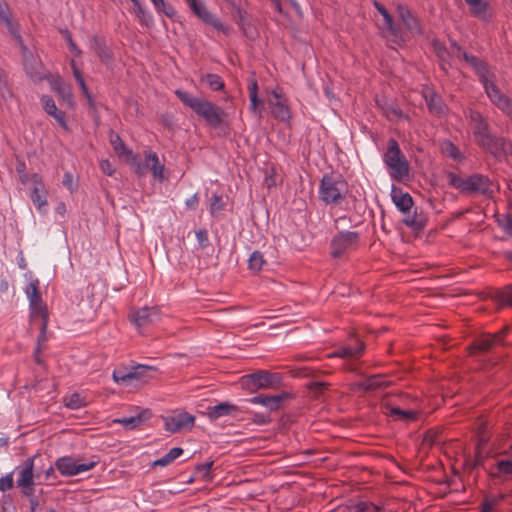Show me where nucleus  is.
Instances as JSON below:
<instances>
[{
  "instance_id": "nucleus-1",
  "label": "nucleus",
  "mask_w": 512,
  "mask_h": 512,
  "mask_svg": "<svg viewBox=\"0 0 512 512\" xmlns=\"http://www.w3.org/2000/svg\"><path fill=\"white\" fill-rule=\"evenodd\" d=\"M454 53L463 58L476 71L490 101L505 114L512 116V102L507 95L502 93L494 83L493 77L483 62L477 57L463 51L456 43H453Z\"/></svg>"
},
{
  "instance_id": "nucleus-2",
  "label": "nucleus",
  "mask_w": 512,
  "mask_h": 512,
  "mask_svg": "<svg viewBox=\"0 0 512 512\" xmlns=\"http://www.w3.org/2000/svg\"><path fill=\"white\" fill-rule=\"evenodd\" d=\"M175 94L182 103L202 117L209 125L219 127L223 122L225 112L212 102L193 96L189 92L176 90Z\"/></svg>"
},
{
  "instance_id": "nucleus-3",
  "label": "nucleus",
  "mask_w": 512,
  "mask_h": 512,
  "mask_svg": "<svg viewBox=\"0 0 512 512\" xmlns=\"http://www.w3.org/2000/svg\"><path fill=\"white\" fill-rule=\"evenodd\" d=\"M348 193V183L339 174H324L319 185V198L327 205L342 203Z\"/></svg>"
},
{
  "instance_id": "nucleus-4",
  "label": "nucleus",
  "mask_w": 512,
  "mask_h": 512,
  "mask_svg": "<svg viewBox=\"0 0 512 512\" xmlns=\"http://www.w3.org/2000/svg\"><path fill=\"white\" fill-rule=\"evenodd\" d=\"M156 375V369L147 365L132 367L118 366L113 370L112 379L119 385L129 386L135 383L145 384Z\"/></svg>"
},
{
  "instance_id": "nucleus-5",
  "label": "nucleus",
  "mask_w": 512,
  "mask_h": 512,
  "mask_svg": "<svg viewBox=\"0 0 512 512\" xmlns=\"http://www.w3.org/2000/svg\"><path fill=\"white\" fill-rule=\"evenodd\" d=\"M383 160L392 178L401 180L408 176L409 163L395 139H389Z\"/></svg>"
},
{
  "instance_id": "nucleus-6",
  "label": "nucleus",
  "mask_w": 512,
  "mask_h": 512,
  "mask_svg": "<svg viewBox=\"0 0 512 512\" xmlns=\"http://www.w3.org/2000/svg\"><path fill=\"white\" fill-rule=\"evenodd\" d=\"M240 384L249 392H255L260 389L279 387L282 384V376L279 373L258 370L255 373L243 375L240 378Z\"/></svg>"
},
{
  "instance_id": "nucleus-7",
  "label": "nucleus",
  "mask_w": 512,
  "mask_h": 512,
  "mask_svg": "<svg viewBox=\"0 0 512 512\" xmlns=\"http://www.w3.org/2000/svg\"><path fill=\"white\" fill-rule=\"evenodd\" d=\"M26 72L29 75V77L35 82L46 79L50 84L51 90L57 94L59 100L67 104L71 108L74 107V99L71 86L65 83L59 75L42 76L40 73L30 71L28 67H26Z\"/></svg>"
},
{
  "instance_id": "nucleus-8",
  "label": "nucleus",
  "mask_w": 512,
  "mask_h": 512,
  "mask_svg": "<svg viewBox=\"0 0 512 512\" xmlns=\"http://www.w3.org/2000/svg\"><path fill=\"white\" fill-rule=\"evenodd\" d=\"M272 99L268 100L272 116L282 122H289L292 113L288 104V99L283 95L279 87L273 89L270 93Z\"/></svg>"
},
{
  "instance_id": "nucleus-9",
  "label": "nucleus",
  "mask_w": 512,
  "mask_h": 512,
  "mask_svg": "<svg viewBox=\"0 0 512 512\" xmlns=\"http://www.w3.org/2000/svg\"><path fill=\"white\" fill-rule=\"evenodd\" d=\"M34 458H27L15 469L18 474L17 486L26 496H31L34 493Z\"/></svg>"
},
{
  "instance_id": "nucleus-10",
  "label": "nucleus",
  "mask_w": 512,
  "mask_h": 512,
  "mask_svg": "<svg viewBox=\"0 0 512 512\" xmlns=\"http://www.w3.org/2000/svg\"><path fill=\"white\" fill-rule=\"evenodd\" d=\"M96 464V461L79 462L72 457L65 456L56 460L55 467L63 476H75L93 469Z\"/></svg>"
},
{
  "instance_id": "nucleus-11",
  "label": "nucleus",
  "mask_w": 512,
  "mask_h": 512,
  "mask_svg": "<svg viewBox=\"0 0 512 512\" xmlns=\"http://www.w3.org/2000/svg\"><path fill=\"white\" fill-rule=\"evenodd\" d=\"M359 241V234L355 231H345L337 234L331 241V255L340 257L345 252L354 249Z\"/></svg>"
},
{
  "instance_id": "nucleus-12",
  "label": "nucleus",
  "mask_w": 512,
  "mask_h": 512,
  "mask_svg": "<svg viewBox=\"0 0 512 512\" xmlns=\"http://www.w3.org/2000/svg\"><path fill=\"white\" fill-rule=\"evenodd\" d=\"M135 173L138 176H144L146 174L147 169H150L154 179L159 182H163L165 180V167L160 163L158 155L155 152L147 151L145 152V161L144 163L135 162Z\"/></svg>"
},
{
  "instance_id": "nucleus-13",
  "label": "nucleus",
  "mask_w": 512,
  "mask_h": 512,
  "mask_svg": "<svg viewBox=\"0 0 512 512\" xmlns=\"http://www.w3.org/2000/svg\"><path fill=\"white\" fill-rule=\"evenodd\" d=\"M397 14L404 26L403 31L399 29L400 33L405 37V40L402 43L406 42L411 37L420 35L422 33V28L419 20L411 13V11L406 6L399 4L397 6Z\"/></svg>"
},
{
  "instance_id": "nucleus-14",
  "label": "nucleus",
  "mask_w": 512,
  "mask_h": 512,
  "mask_svg": "<svg viewBox=\"0 0 512 512\" xmlns=\"http://www.w3.org/2000/svg\"><path fill=\"white\" fill-rule=\"evenodd\" d=\"M374 6L383 17L384 23L382 30L384 35L394 43L401 45L405 40V37L400 33L399 28L395 25L392 16L381 3L375 1Z\"/></svg>"
},
{
  "instance_id": "nucleus-15",
  "label": "nucleus",
  "mask_w": 512,
  "mask_h": 512,
  "mask_svg": "<svg viewBox=\"0 0 512 512\" xmlns=\"http://www.w3.org/2000/svg\"><path fill=\"white\" fill-rule=\"evenodd\" d=\"M30 182L32 184L30 191V198L36 209L40 212L47 206L48 191L44 185L42 177L34 173L30 176Z\"/></svg>"
},
{
  "instance_id": "nucleus-16",
  "label": "nucleus",
  "mask_w": 512,
  "mask_h": 512,
  "mask_svg": "<svg viewBox=\"0 0 512 512\" xmlns=\"http://www.w3.org/2000/svg\"><path fill=\"white\" fill-rule=\"evenodd\" d=\"M195 417L187 412H178L164 418V428L170 433H177L194 426Z\"/></svg>"
},
{
  "instance_id": "nucleus-17",
  "label": "nucleus",
  "mask_w": 512,
  "mask_h": 512,
  "mask_svg": "<svg viewBox=\"0 0 512 512\" xmlns=\"http://www.w3.org/2000/svg\"><path fill=\"white\" fill-rule=\"evenodd\" d=\"M485 151L493 155L495 158H504L512 156V142L506 138H499L491 135L489 140L481 145Z\"/></svg>"
},
{
  "instance_id": "nucleus-18",
  "label": "nucleus",
  "mask_w": 512,
  "mask_h": 512,
  "mask_svg": "<svg viewBox=\"0 0 512 512\" xmlns=\"http://www.w3.org/2000/svg\"><path fill=\"white\" fill-rule=\"evenodd\" d=\"M469 118L472 123L475 142L481 147V145L489 140L492 135L489 133V124L484 116L478 111L470 110Z\"/></svg>"
},
{
  "instance_id": "nucleus-19",
  "label": "nucleus",
  "mask_w": 512,
  "mask_h": 512,
  "mask_svg": "<svg viewBox=\"0 0 512 512\" xmlns=\"http://www.w3.org/2000/svg\"><path fill=\"white\" fill-rule=\"evenodd\" d=\"M160 319V313L156 307H143L130 314V320L138 328L148 326Z\"/></svg>"
},
{
  "instance_id": "nucleus-20",
  "label": "nucleus",
  "mask_w": 512,
  "mask_h": 512,
  "mask_svg": "<svg viewBox=\"0 0 512 512\" xmlns=\"http://www.w3.org/2000/svg\"><path fill=\"white\" fill-rule=\"evenodd\" d=\"M493 192V184L490 179L481 174H473L467 177L466 193H480L489 195Z\"/></svg>"
},
{
  "instance_id": "nucleus-21",
  "label": "nucleus",
  "mask_w": 512,
  "mask_h": 512,
  "mask_svg": "<svg viewBox=\"0 0 512 512\" xmlns=\"http://www.w3.org/2000/svg\"><path fill=\"white\" fill-rule=\"evenodd\" d=\"M0 21L6 25L9 33L15 38L23 50H26L27 48L24 46L22 37L19 34V26L11 19L10 9L6 3H0Z\"/></svg>"
},
{
  "instance_id": "nucleus-22",
  "label": "nucleus",
  "mask_w": 512,
  "mask_h": 512,
  "mask_svg": "<svg viewBox=\"0 0 512 512\" xmlns=\"http://www.w3.org/2000/svg\"><path fill=\"white\" fill-rule=\"evenodd\" d=\"M40 100L45 112L52 116L64 130H68L69 128L65 119V113L57 108L53 98L49 95H42Z\"/></svg>"
},
{
  "instance_id": "nucleus-23",
  "label": "nucleus",
  "mask_w": 512,
  "mask_h": 512,
  "mask_svg": "<svg viewBox=\"0 0 512 512\" xmlns=\"http://www.w3.org/2000/svg\"><path fill=\"white\" fill-rule=\"evenodd\" d=\"M110 143L115 151V153L123 158L129 164H135L136 155L133 151L126 147L120 136L114 132L110 133Z\"/></svg>"
},
{
  "instance_id": "nucleus-24",
  "label": "nucleus",
  "mask_w": 512,
  "mask_h": 512,
  "mask_svg": "<svg viewBox=\"0 0 512 512\" xmlns=\"http://www.w3.org/2000/svg\"><path fill=\"white\" fill-rule=\"evenodd\" d=\"M364 344L355 339L353 343L347 344L335 352L329 354V357H339V358H358L364 352Z\"/></svg>"
},
{
  "instance_id": "nucleus-25",
  "label": "nucleus",
  "mask_w": 512,
  "mask_h": 512,
  "mask_svg": "<svg viewBox=\"0 0 512 512\" xmlns=\"http://www.w3.org/2000/svg\"><path fill=\"white\" fill-rule=\"evenodd\" d=\"M504 333V330L496 333V334H486L483 335L481 338H479L475 344L472 346L473 350H478L481 352H486L490 350L495 345L502 344V334Z\"/></svg>"
},
{
  "instance_id": "nucleus-26",
  "label": "nucleus",
  "mask_w": 512,
  "mask_h": 512,
  "mask_svg": "<svg viewBox=\"0 0 512 512\" xmlns=\"http://www.w3.org/2000/svg\"><path fill=\"white\" fill-rule=\"evenodd\" d=\"M424 98L428 109L431 113L436 115H443L446 113L447 107L443 103L442 99L431 89H425Z\"/></svg>"
},
{
  "instance_id": "nucleus-27",
  "label": "nucleus",
  "mask_w": 512,
  "mask_h": 512,
  "mask_svg": "<svg viewBox=\"0 0 512 512\" xmlns=\"http://www.w3.org/2000/svg\"><path fill=\"white\" fill-rule=\"evenodd\" d=\"M150 417L151 411L149 409H144L136 416L114 419L113 423L123 425L127 429H134L140 426L144 421H146Z\"/></svg>"
},
{
  "instance_id": "nucleus-28",
  "label": "nucleus",
  "mask_w": 512,
  "mask_h": 512,
  "mask_svg": "<svg viewBox=\"0 0 512 512\" xmlns=\"http://www.w3.org/2000/svg\"><path fill=\"white\" fill-rule=\"evenodd\" d=\"M390 385V381L380 375H373L366 378L364 381L356 383L354 387L364 391L376 390Z\"/></svg>"
},
{
  "instance_id": "nucleus-29",
  "label": "nucleus",
  "mask_w": 512,
  "mask_h": 512,
  "mask_svg": "<svg viewBox=\"0 0 512 512\" xmlns=\"http://www.w3.org/2000/svg\"><path fill=\"white\" fill-rule=\"evenodd\" d=\"M236 411H237V406L227 403V402H223V403H219L215 406L208 407L207 408V416L211 420H216L222 416L230 415Z\"/></svg>"
},
{
  "instance_id": "nucleus-30",
  "label": "nucleus",
  "mask_w": 512,
  "mask_h": 512,
  "mask_svg": "<svg viewBox=\"0 0 512 512\" xmlns=\"http://www.w3.org/2000/svg\"><path fill=\"white\" fill-rule=\"evenodd\" d=\"M392 200L401 212H408L413 206V199L409 193L401 190H392Z\"/></svg>"
},
{
  "instance_id": "nucleus-31",
  "label": "nucleus",
  "mask_w": 512,
  "mask_h": 512,
  "mask_svg": "<svg viewBox=\"0 0 512 512\" xmlns=\"http://www.w3.org/2000/svg\"><path fill=\"white\" fill-rule=\"evenodd\" d=\"M284 399L283 395L265 396L258 395L250 399L252 404H259L269 408L271 411L279 408L280 402Z\"/></svg>"
},
{
  "instance_id": "nucleus-32",
  "label": "nucleus",
  "mask_w": 512,
  "mask_h": 512,
  "mask_svg": "<svg viewBox=\"0 0 512 512\" xmlns=\"http://www.w3.org/2000/svg\"><path fill=\"white\" fill-rule=\"evenodd\" d=\"M183 454V449L180 447H174L168 451L164 456L156 459L152 466L156 467H166L170 465L173 461H175L178 457H180Z\"/></svg>"
},
{
  "instance_id": "nucleus-33",
  "label": "nucleus",
  "mask_w": 512,
  "mask_h": 512,
  "mask_svg": "<svg viewBox=\"0 0 512 512\" xmlns=\"http://www.w3.org/2000/svg\"><path fill=\"white\" fill-rule=\"evenodd\" d=\"M467 4L470 6L471 13L482 19L487 20L488 15V5L487 3L483 2L482 0H465Z\"/></svg>"
},
{
  "instance_id": "nucleus-34",
  "label": "nucleus",
  "mask_w": 512,
  "mask_h": 512,
  "mask_svg": "<svg viewBox=\"0 0 512 512\" xmlns=\"http://www.w3.org/2000/svg\"><path fill=\"white\" fill-rule=\"evenodd\" d=\"M30 308V317L31 319L40 318L41 323H48L49 315L47 306L43 301L37 302L35 304H29Z\"/></svg>"
},
{
  "instance_id": "nucleus-35",
  "label": "nucleus",
  "mask_w": 512,
  "mask_h": 512,
  "mask_svg": "<svg viewBox=\"0 0 512 512\" xmlns=\"http://www.w3.org/2000/svg\"><path fill=\"white\" fill-rule=\"evenodd\" d=\"M248 92L250 99V109L253 112H257L258 107L262 104V101L258 97V83L255 78H251L249 80Z\"/></svg>"
},
{
  "instance_id": "nucleus-36",
  "label": "nucleus",
  "mask_w": 512,
  "mask_h": 512,
  "mask_svg": "<svg viewBox=\"0 0 512 512\" xmlns=\"http://www.w3.org/2000/svg\"><path fill=\"white\" fill-rule=\"evenodd\" d=\"M63 401H64V405L67 408L73 409V410L80 409L87 405L86 397L77 392L72 393L69 396H66Z\"/></svg>"
},
{
  "instance_id": "nucleus-37",
  "label": "nucleus",
  "mask_w": 512,
  "mask_h": 512,
  "mask_svg": "<svg viewBox=\"0 0 512 512\" xmlns=\"http://www.w3.org/2000/svg\"><path fill=\"white\" fill-rule=\"evenodd\" d=\"M91 48L102 61H108L111 59L110 51L106 48L103 41L97 36L92 37Z\"/></svg>"
},
{
  "instance_id": "nucleus-38",
  "label": "nucleus",
  "mask_w": 512,
  "mask_h": 512,
  "mask_svg": "<svg viewBox=\"0 0 512 512\" xmlns=\"http://www.w3.org/2000/svg\"><path fill=\"white\" fill-rule=\"evenodd\" d=\"M26 296L29 300V304H35L37 302L42 301V297L39 291V281L33 280L31 281L25 289Z\"/></svg>"
},
{
  "instance_id": "nucleus-39",
  "label": "nucleus",
  "mask_w": 512,
  "mask_h": 512,
  "mask_svg": "<svg viewBox=\"0 0 512 512\" xmlns=\"http://www.w3.org/2000/svg\"><path fill=\"white\" fill-rule=\"evenodd\" d=\"M201 80L205 82L213 91H219L224 88V82L217 74H206L201 78Z\"/></svg>"
},
{
  "instance_id": "nucleus-40",
  "label": "nucleus",
  "mask_w": 512,
  "mask_h": 512,
  "mask_svg": "<svg viewBox=\"0 0 512 512\" xmlns=\"http://www.w3.org/2000/svg\"><path fill=\"white\" fill-rule=\"evenodd\" d=\"M495 299L502 305L512 306V287L506 286L495 292Z\"/></svg>"
},
{
  "instance_id": "nucleus-41",
  "label": "nucleus",
  "mask_w": 512,
  "mask_h": 512,
  "mask_svg": "<svg viewBox=\"0 0 512 512\" xmlns=\"http://www.w3.org/2000/svg\"><path fill=\"white\" fill-rule=\"evenodd\" d=\"M265 263L264 257L261 252L254 251L248 260L249 269L254 272H259Z\"/></svg>"
},
{
  "instance_id": "nucleus-42",
  "label": "nucleus",
  "mask_w": 512,
  "mask_h": 512,
  "mask_svg": "<svg viewBox=\"0 0 512 512\" xmlns=\"http://www.w3.org/2000/svg\"><path fill=\"white\" fill-rule=\"evenodd\" d=\"M448 183L456 189L466 193L467 178H462L454 173L448 174Z\"/></svg>"
},
{
  "instance_id": "nucleus-43",
  "label": "nucleus",
  "mask_w": 512,
  "mask_h": 512,
  "mask_svg": "<svg viewBox=\"0 0 512 512\" xmlns=\"http://www.w3.org/2000/svg\"><path fill=\"white\" fill-rule=\"evenodd\" d=\"M388 415L396 419L411 420L415 418V413L408 410H402L400 408L391 407L388 409Z\"/></svg>"
},
{
  "instance_id": "nucleus-44",
  "label": "nucleus",
  "mask_w": 512,
  "mask_h": 512,
  "mask_svg": "<svg viewBox=\"0 0 512 512\" xmlns=\"http://www.w3.org/2000/svg\"><path fill=\"white\" fill-rule=\"evenodd\" d=\"M203 22H205L208 25H211L213 28L226 35L230 33V27L223 24L219 19H217L212 14H210Z\"/></svg>"
},
{
  "instance_id": "nucleus-45",
  "label": "nucleus",
  "mask_w": 512,
  "mask_h": 512,
  "mask_svg": "<svg viewBox=\"0 0 512 512\" xmlns=\"http://www.w3.org/2000/svg\"><path fill=\"white\" fill-rule=\"evenodd\" d=\"M224 209V202L220 195L213 194L210 199V213L212 215L217 214L218 212Z\"/></svg>"
},
{
  "instance_id": "nucleus-46",
  "label": "nucleus",
  "mask_w": 512,
  "mask_h": 512,
  "mask_svg": "<svg viewBox=\"0 0 512 512\" xmlns=\"http://www.w3.org/2000/svg\"><path fill=\"white\" fill-rule=\"evenodd\" d=\"M47 328H48V323H41L40 334L37 338V346L35 348V353L37 355L41 354L43 345L47 340Z\"/></svg>"
},
{
  "instance_id": "nucleus-47",
  "label": "nucleus",
  "mask_w": 512,
  "mask_h": 512,
  "mask_svg": "<svg viewBox=\"0 0 512 512\" xmlns=\"http://www.w3.org/2000/svg\"><path fill=\"white\" fill-rule=\"evenodd\" d=\"M190 8L193 10V12L202 20L204 21L211 13L206 9V7L198 2L197 0H194L193 2L189 4Z\"/></svg>"
},
{
  "instance_id": "nucleus-48",
  "label": "nucleus",
  "mask_w": 512,
  "mask_h": 512,
  "mask_svg": "<svg viewBox=\"0 0 512 512\" xmlns=\"http://www.w3.org/2000/svg\"><path fill=\"white\" fill-rule=\"evenodd\" d=\"M500 228L509 236L512 237V215H504L497 220Z\"/></svg>"
},
{
  "instance_id": "nucleus-49",
  "label": "nucleus",
  "mask_w": 512,
  "mask_h": 512,
  "mask_svg": "<svg viewBox=\"0 0 512 512\" xmlns=\"http://www.w3.org/2000/svg\"><path fill=\"white\" fill-rule=\"evenodd\" d=\"M380 508L370 502H360L355 505L352 512H379Z\"/></svg>"
},
{
  "instance_id": "nucleus-50",
  "label": "nucleus",
  "mask_w": 512,
  "mask_h": 512,
  "mask_svg": "<svg viewBox=\"0 0 512 512\" xmlns=\"http://www.w3.org/2000/svg\"><path fill=\"white\" fill-rule=\"evenodd\" d=\"M443 151L453 159H458L460 157L459 149L450 141L443 143Z\"/></svg>"
},
{
  "instance_id": "nucleus-51",
  "label": "nucleus",
  "mask_w": 512,
  "mask_h": 512,
  "mask_svg": "<svg viewBox=\"0 0 512 512\" xmlns=\"http://www.w3.org/2000/svg\"><path fill=\"white\" fill-rule=\"evenodd\" d=\"M13 473H8L0 478V491L5 492L13 487Z\"/></svg>"
},
{
  "instance_id": "nucleus-52",
  "label": "nucleus",
  "mask_w": 512,
  "mask_h": 512,
  "mask_svg": "<svg viewBox=\"0 0 512 512\" xmlns=\"http://www.w3.org/2000/svg\"><path fill=\"white\" fill-rule=\"evenodd\" d=\"M155 9H156L157 12L163 13V14H165L169 18H173L175 16V14H176L175 9L173 8V6L168 4V3H166L164 0H163V4L162 5H156Z\"/></svg>"
},
{
  "instance_id": "nucleus-53",
  "label": "nucleus",
  "mask_w": 512,
  "mask_h": 512,
  "mask_svg": "<svg viewBox=\"0 0 512 512\" xmlns=\"http://www.w3.org/2000/svg\"><path fill=\"white\" fill-rule=\"evenodd\" d=\"M100 169L107 176L114 175V173L116 171V169L114 168L112 163L109 160H107V159H104V160L100 161Z\"/></svg>"
},
{
  "instance_id": "nucleus-54",
  "label": "nucleus",
  "mask_w": 512,
  "mask_h": 512,
  "mask_svg": "<svg viewBox=\"0 0 512 512\" xmlns=\"http://www.w3.org/2000/svg\"><path fill=\"white\" fill-rule=\"evenodd\" d=\"M196 238H197L199 245L202 248H205L208 246V244H209L208 233L205 229H200V230L196 231Z\"/></svg>"
},
{
  "instance_id": "nucleus-55",
  "label": "nucleus",
  "mask_w": 512,
  "mask_h": 512,
  "mask_svg": "<svg viewBox=\"0 0 512 512\" xmlns=\"http://www.w3.org/2000/svg\"><path fill=\"white\" fill-rule=\"evenodd\" d=\"M497 505L495 499H486L480 506L479 512H494Z\"/></svg>"
},
{
  "instance_id": "nucleus-56",
  "label": "nucleus",
  "mask_w": 512,
  "mask_h": 512,
  "mask_svg": "<svg viewBox=\"0 0 512 512\" xmlns=\"http://www.w3.org/2000/svg\"><path fill=\"white\" fill-rule=\"evenodd\" d=\"M498 470L501 473L512 475V461L502 460L498 462Z\"/></svg>"
},
{
  "instance_id": "nucleus-57",
  "label": "nucleus",
  "mask_w": 512,
  "mask_h": 512,
  "mask_svg": "<svg viewBox=\"0 0 512 512\" xmlns=\"http://www.w3.org/2000/svg\"><path fill=\"white\" fill-rule=\"evenodd\" d=\"M17 173L19 175V180L22 184H27L30 181V177L25 172V164L20 163L17 166Z\"/></svg>"
},
{
  "instance_id": "nucleus-58",
  "label": "nucleus",
  "mask_w": 512,
  "mask_h": 512,
  "mask_svg": "<svg viewBox=\"0 0 512 512\" xmlns=\"http://www.w3.org/2000/svg\"><path fill=\"white\" fill-rule=\"evenodd\" d=\"M185 204H186L187 208H189L191 210H195L197 208L198 204H199V196H198V194L195 193L190 198H188L185 201Z\"/></svg>"
},
{
  "instance_id": "nucleus-59",
  "label": "nucleus",
  "mask_w": 512,
  "mask_h": 512,
  "mask_svg": "<svg viewBox=\"0 0 512 512\" xmlns=\"http://www.w3.org/2000/svg\"><path fill=\"white\" fill-rule=\"evenodd\" d=\"M6 92H9L6 75L4 71L0 69V93L4 95Z\"/></svg>"
},
{
  "instance_id": "nucleus-60",
  "label": "nucleus",
  "mask_w": 512,
  "mask_h": 512,
  "mask_svg": "<svg viewBox=\"0 0 512 512\" xmlns=\"http://www.w3.org/2000/svg\"><path fill=\"white\" fill-rule=\"evenodd\" d=\"M274 174H275L274 169H271L270 174H267L264 179V184L269 189L276 185V180H275Z\"/></svg>"
},
{
  "instance_id": "nucleus-61",
  "label": "nucleus",
  "mask_w": 512,
  "mask_h": 512,
  "mask_svg": "<svg viewBox=\"0 0 512 512\" xmlns=\"http://www.w3.org/2000/svg\"><path fill=\"white\" fill-rule=\"evenodd\" d=\"M67 42H68L70 51L72 53H74L75 56L79 57L81 55V50L76 46V44L72 40L71 35H68Z\"/></svg>"
},
{
  "instance_id": "nucleus-62",
  "label": "nucleus",
  "mask_w": 512,
  "mask_h": 512,
  "mask_svg": "<svg viewBox=\"0 0 512 512\" xmlns=\"http://www.w3.org/2000/svg\"><path fill=\"white\" fill-rule=\"evenodd\" d=\"M78 84H79V86H80V88H81V90H82V93H83V94H84V96L87 98L88 102H89L90 104H92L93 99H92V96H91V94H90V92H89V90H88V87H87V85H86L85 81H84V80H81Z\"/></svg>"
},
{
  "instance_id": "nucleus-63",
  "label": "nucleus",
  "mask_w": 512,
  "mask_h": 512,
  "mask_svg": "<svg viewBox=\"0 0 512 512\" xmlns=\"http://www.w3.org/2000/svg\"><path fill=\"white\" fill-rule=\"evenodd\" d=\"M134 10L140 21L145 22L147 17L150 18V16L146 13L142 5L134 8Z\"/></svg>"
},
{
  "instance_id": "nucleus-64",
  "label": "nucleus",
  "mask_w": 512,
  "mask_h": 512,
  "mask_svg": "<svg viewBox=\"0 0 512 512\" xmlns=\"http://www.w3.org/2000/svg\"><path fill=\"white\" fill-rule=\"evenodd\" d=\"M63 184L70 190L73 189V176L70 173H65L63 177Z\"/></svg>"
}]
</instances>
